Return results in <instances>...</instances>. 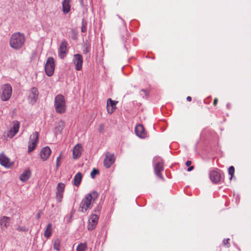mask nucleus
<instances>
[{
	"label": "nucleus",
	"instance_id": "nucleus-35",
	"mask_svg": "<svg viewBox=\"0 0 251 251\" xmlns=\"http://www.w3.org/2000/svg\"><path fill=\"white\" fill-rule=\"evenodd\" d=\"M186 165L188 167H190L191 164V161H187L185 163Z\"/></svg>",
	"mask_w": 251,
	"mask_h": 251
},
{
	"label": "nucleus",
	"instance_id": "nucleus-32",
	"mask_svg": "<svg viewBox=\"0 0 251 251\" xmlns=\"http://www.w3.org/2000/svg\"><path fill=\"white\" fill-rule=\"evenodd\" d=\"M99 173V171L98 170L96 169H94L93 171L91 173V176L92 178H94L96 175Z\"/></svg>",
	"mask_w": 251,
	"mask_h": 251
},
{
	"label": "nucleus",
	"instance_id": "nucleus-6",
	"mask_svg": "<svg viewBox=\"0 0 251 251\" xmlns=\"http://www.w3.org/2000/svg\"><path fill=\"white\" fill-rule=\"evenodd\" d=\"M39 134L37 132L33 133L30 136L28 146V152L33 151L38 142Z\"/></svg>",
	"mask_w": 251,
	"mask_h": 251
},
{
	"label": "nucleus",
	"instance_id": "nucleus-14",
	"mask_svg": "<svg viewBox=\"0 0 251 251\" xmlns=\"http://www.w3.org/2000/svg\"><path fill=\"white\" fill-rule=\"evenodd\" d=\"M98 216L96 214L92 215L90 216L88 220V229L89 230H93L95 228L98 223Z\"/></svg>",
	"mask_w": 251,
	"mask_h": 251
},
{
	"label": "nucleus",
	"instance_id": "nucleus-29",
	"mask_svg": "<svg viewBox=\"0 0 251 251\" xmlns=\"http://www.w3.org/2000/svg\"><path fill=\"white\" fill-rule=\"evenodd\" d=\"M63 194V193H62L56 192V199L59 202H60L62 201Z\"/></svg>",
	"mask_w": 251,
	"mask_h": 251
},
{
	"label": "nucleus",
	"instance_id": "nucleus-20",
	"mask_svg": "<svg viewBox=\"0 0 251 251\" xmlns=\"http://www.w3.org/2000/svg\"><path fill=\"white\" fill-rule=\"evenodd\" d=\"M210 178L214 183H218L221 180V175L218 172L213 171L210 173Z\"/></svg>",
	"mask_w": 251,
	"mask_h": 251
},
{
	"label": "nucleus",
	"instance_id": "nucleus-22",
	"mask_svg": "<svg viewBox=\"0 0 251 251\" xmlns=\"http://www.w3.org/2000/svg\"><path fill=\"white\" fill-rule=\"evenodd\" d=\"M31 172L29 170H25L20 176V180L23 182L26 181L30 177Z\"/></svg>",
	"mask_w": 251,
	"mask_h": 251
},
{
	"label": "nucleus",
	"instance_id": "nucleus-7",
	"mask_svg": "<svg viewBox=\"0 0 251 251\" xmlns=\"http://www.w3.org/2000/svg\"><path fill=\"white\" fill-rule=\"evenodd\" d=\"M115 157L114 154L109 152L105 154V156L103 160V165L106 168H109L111 165L115 162Z\"/></svg>",
	"mask_w": 251,
	"mask_h": 251
},
{
	"label": "nucleus",
	"instance_id": "nucleus-33",
	"mask_svg": "<svg viewBox=\"0 0 251 251\" xmlns=\"http://www.w3.org/2000/svg\"><path fill=\"white\" fill-rule=\"evenodd\" d=\"M61 155L60 154V155L56 159V167L58 168L59 166H60V164L59 163L60 159H61Z\"/></svg>",
	"mask_w": 251,
	"mask_h": 251
},
{
	"label": "nucleus",
	"instance_id": "nucleus-9",
	"mask_svg": "<svg viewBox=\"0 0 251 251\" xmlns=\"http://www.w3.org/2000/svg\"><path fill=\"white\" fill-rule=\"evenodd\" d=\"M73 62L75 65V68L77 71L82 69L83 64V57L80 54H76L74 55Z\"/></svg>",
	"mask_w": 251,
	"mask_h": 251
},
{
	"label": "nucleus",
	"instance_id": "nucleus-21",
	"mask_svg": "<svg viewBox=\"0 0 251 251\" xmlns=\"http://www.w3.org/2000/svg\"><path fill=\"white\" fill-rule=\"evenodd\" d=\"M71 2V0H63L62 1V11L64 14H67L70 12Z\"/></svg>",
	"mask_w": 251,
	"mask_h": 251
},
{
	"label": "nucleus",
	"instance_id": "nucleus-10",
	"mask_svg": "<svg viewBox=\"0 0 251 251\" xmlns=\"http://www.w3.org/2000/svg\"><path fill=\"white\" fill-rule=\"evenodd\" d=\"M12 126L8 131L7 136L9 138H12L19 131L20 124L18 121L12 122Z\"/></svg>",
	"mask_w": 251,
	"mask_h": 251
},
{
	"label": "nucleus",
	"instance_id": "nucleus-3",
	"mask_svg": "<svg viewBox=\"0 0 251 251\" xmlns=\"http://www.w3.org/2000/svg\"><path fill=\"white\" fill-rule=\"evenodd\" d=\"M54 107L57 113L62 114L66 110V101L64 97L62 95H57L54 99Z\"/></svg>",
	"mask_w": 251,
	"mask_h": 251
},
{
	"label": "nucleus",
	"instance_id": "nucleus-5",
	"mask_svg": "<svg viewBox=\"0 0 251 251\" xmlns=\"http://www.w3.org/2000/svg\"><path fill=\"white\" fill-rule=\"evenodd\" d=\"M55 68L54 60L52 57H49L47 60L45 66L46 74L47 75L50 76L54 73Z\"/></svg>",
	"mask_w": 251,
	"mask_h": 251
},
{
	"label": "nucleus",
	"instance_id": "nucleus-13",
	"mask_svg": "<svg viewBox=\"0 0 251 251\" xmlns=\"http://www.w3.org/2000/svg\"><path fill=\"white\" fill-rule=\"evenodd\" d=\"M0 164L6 168H10L13 165V163L10 161V159L2 153L0 154Z\"/></svg>",
	"mask_w": 251,
	"mask_h": 251
},
{
	"label": "nucleus",
	"instance_id": "nucleus-26",
	"mask_svg": "<svg viewBox=\"0 0 251 251\" xmlns=\"http://www.w3.org/2000/svg\"><path fill=\"white\" fill-rule=\"evenodd\" d=\"M87 249L86 243L79 244L76 248V251H85Z\"/></svg>",
	"mask_w": 251,
	"mask_h": 251
},
{
	"label": "nucleus",
	"instance_id": "nucleus-11",
	"mask_svg": "<svg viewBox=\"0 0 251 251\" xmlns=\"http://www.w3.org/2000/svg\"><path fill=\"white\" fill-rule=\"evenodd\" d=\"M83 151L82 146L81 144H77L73 150V158L74 159L78 158L82 154Z\"/></svg>",
	"mask_w": 251,
	"mask_h": 251
},
{
	"label": "nucleus",
	"instance_id": "nucleus-24",
	"mask_svg": "<svg viewBox=\"0 0 251 251\" xmlns=\"http://www.w3.org/2000/svg\"><path fill=\"white\" fill-rule=\"evenodd\" d=\"M64 127V123L62 121H60L58 123L57 126L55 127V133L60 134Z\"/></svg>",
	"mask_w": 251,
	"mask_h": 251
},
{
	"label": "nucleus",
	"instance_id": "nucleus-40",
	"mask_svg": "<svg viewBox=\"0 0 251 251\" xmlns=\"http://www.w3.org/2000/svg\"><path fill=\"white\" fill-rule=\"evenodd\" d=\"M36 218L38 219L40 218V213H39L36 215Z\"/></svg>",
	"mask_w": 251,
	"mask_h": 251
},
{
	"label": "nucleus",
	"instance_id": "nucleus-28",
	"mask_svg": "<svg viewBox=\"0 0 251 251\" xmlns=\"http://www.w3.org/2000/svg\"><path fill=\"white\" fill-rule=\"evenodd\" d=\"M60 241L58 239L55 240L53 244V248L54 250L59 251L60 250Z\"/></svg>",
	"mask_w": 251,
	"mask_h": 251
},
{
	"label": "nucleus",
	"instance_id": "nucleus-2",
	"mask_svg": "<svg viewBox=\"0 0 251 251\" xmlns=\"http://www.w3.org/2000/svg\"><path fill=\"white\" fill-rule=\"evenodd\" d=\"M25 37L24 34L16 32L12 34L9 41L10 46L14 50H19L24 45Z\"/></svg>",
	"mask_w": 251,
	"mask_h": 251
},
{
	"label": "nucleus",
	"instance_id": "nucleus-23",
	"mask_svg": "<svg viewBox=\"0 0 251 251\" xmlns=\"http://www.w3.org/2000/svg\"><path fill=\"white\" fill-rule=\"evenodd\" d=\"M82 175L81 173H77L74 178V184L76 186H78L81 181Z\"/></svg>",
	"mask_w": 251,
	"mask_h": 251
},
{
	"label": "nucleus",
	"instance_id": "nucleus-16",
	"mask_svg": "<svg viewBox=\"0 0 251 251\" xmlns=\"http://www.w3.org/2000/svg\"><path fill=\"white\" fill-rule=\"evenodd\" d=\"M135 132L136 134L141 138L146 137L145 129L142 125L139 124L135 126Z\"/></svg>",
	"mask_w": 251,
	"mask_h": 251
},
{
	"label": "nucleus",
	"instance_id": "nucleus-39",
	"mask_svg": "<svg viewBox=\"0 0 251 251\" xmlns=\"http://www.w3.org/2000/svg\"><path fill=\"white\" fill-rule=\"evenodd\" d=\"M186 99H187V100L188 101H191V100H192L191 97H190V96H188V97H187Z\"/></svg>",
	"mask_w": 251,
	"mask_h": 251
},
{
	"label": "nucleus",
	"instance_id": "nucleus-37",
	"mask_svg": "<svg viewBox=\"0 0 251 251\" xmlns=\"http://www.w3.org/2000/svg\"><path fill=\"white\" fill-rule=\"evenodd\" d=\"M86 26L84 25H83L81 27L82 32H84L86 31Z\"/></svg>",
	"mask_w": 251,
	"mask_h": 251
},
{
	"label": "nucleus",
	"instance_id": "nucleus-31",
	"mask_svg": "<svg viewBox=\"0 0 251 251\" xmlns=\"http://www.w3.org/2000/svg\"><path fill=\"white\" fill-rule=\"evenodd\" d=\"M105 129V126L103 124H101L99 126L98 130L100 133H103Z\"/></svg>",
	"mask_w": 251,
	"mask_h": 251
},
{
	"label": "nucleus",
	"instance_id": "nucleus-38",
	"mask_svg": "<svg viewBox=\"0 0 251 251\" xmlns=\"http://www.w3.org/2000/svg\"><path fill=\"white\" fill-rule=\"evenodd\" d=\"M194 169V167L191 166L190 167H189L188 169H187V171L188 172H190V171H191L193 169Z\"/></svg>",
	"mask_w": 251,
	"mask_h": 251
},
{
	"label": "nucleus",
	"instance_id": "nucleus-17",
	"mask_svg": "<svg viewBox=\"0 0 251 251\" xmlns=\"http://www.w3.org/2000/svg\"><path fill=\"white\" fill-rule=\"evenodd\" d=\"M51 150L48 147L43 148L40 151V156L43 161H45L50 157Z\"/></svg>",
	"mask_w": 251,
	"mask_h": 251
},
{
	"label": "nucleus",
	"instance_id": "nucleus-30",
	"mask_svg": "<svg viewBox=\"0 0 251 251\" xmlns=\"http://www.w3.org/2000/svg\"><path fill=\"white\" fill-rule=\"evenodd\" d=\"M234 168L233 166H230L228 168V174L231 176L230 179L231 180L234 175Z\"/></svg>",
	"mask_w": 251,
	"mask_h": 251
},
{
	"label": "nucleus",
	"instance_id": "nucleus-8",
	"mask_svg": "<svg viewBox=\"0 0 251 251\" xmlns=\"http://www.w3.org/2000/svg\"><path fill=\"white\" fill-rule=\"evenodd\" d=\"M68 43L66 41L63 40L61 42L58 50V56L61 59H63L67 53Z\"/></svg>",
	"mask_w": 251,
	"mask_h": 251
},
{
	"label": "nucleus",
	"instance_id": "nucleus-18",
	"mask_svg": "<svg viewBox=\"0 0 251 251\" xmlns=\"http://www.w3.org/2000/svg\"><path fill=\"white\" fill-rule=\"evenodd\" d=\"M39 92L38 90L33 87L30 90V93L29 96V100L32 103H35L38 97Z\"/></svg>",
	"mask_w": 251,
	"mask_h": 251
},
{
	"label": "nucleus",
	"instance_id": "nucleus-34",
	"mask_svg": "<svg viewBox=\"0 0 251 251\" xmlns=\"http://www.w3.org/2000/svg\"><path fill=\"white\" fill-rule=\"evenodd\" d=\"M229 239H228V238L224 240L223 243H224V245L228 247L229 246Z\"/></svg>",
	"mask_w": 251,
	"mask_h": 251
},
{
	"label": "nucleus",
	"instance_id": "nucleus-4",
	"mask_svg": "<svg viewBox=\"0 0 251 251\" xmlns=\"http://www.w3.org/2000/svg\"><path fill=\"white\" fill-rule=\"evenodd\" d=\"M0 98L3 101L8 100L12 94V87L8 84H6L1 87Z\"/></svg>",
	"mask_w": 251,
	"mask_h": 251
},
{
	"label": "nucleus",
	"instance_id": "nucleus-36",
	"mask_svg": "<svg viewBox=\"0 0 251 251\" xmlns=\"http://www.w3.org/2000/svg\"><path fill=\"white\" fill-rule=\"evenodd\" d=\"M218 100L217 98H215L214 100V101H213V105H216L217 104V102H218Z\"/></svg>",
	"mask_w": 251,
	"mask_h": 251
},
{
	"label": "nucleus",
	"instance_id": "nucleus-19",
	"mask_svg": "<svg viewBox=\"0 0 251 251\" xmlns=\"http://www.w3.org/2000/svg\"><path fill=\"white\" fill-rule=\"evenodd\" d=\"M10 223V218L6 216H2L0 219V226L2 230H5L7 228Z\"/></svg>",
	"mask_w": 251,
	"mask_h": 251
},
{
	"label": "nucleus",
	"instance_id": "nucleus-1",
	"mask_svg": "<svg viewBox=\"0 0 251 251\" xmlns=\"http://www.w3.org/2000/svg\"><path fill=\"white\" fill-rule=\"evenodd\" d=\"M98 193L96 191H93L91 193L86 195L80 204L79 210L82 212H85L88 209L91 208L94 203L98 199Z\"/></svg>",
	"mask_w": 251,
	"mask_h": 251
},
{
	"label": "nucleus",
	"instance_id": "nucleus-25",
	"mask_svg": "<svg viewBox=\"0 0 251 251\" xmlns=\"http://www.w3.org/2000/svg\"><path fill=\"white\" fill-rule=\"evenodd\" d=\"M52 233V225L51 224H49L47 226L46 229L44 232V236L46 238H49Z\"/></svg>",
	"mask_w": 251,
	"mask_h": 251
},
{
	"label": "nucleus",
	"instance_id": "nucleus-12",
	"mask_svg": "<svg viewBox=\"0 0 251 251\" xmlns=\"http://www.w3.org/2000/svg\"><path fill=\"white\" fill-rule=\"evenodd\" d=\"M118 101L113 100L109 98L107 100L106 108L107 112L109 114L113 113L116 108V104Z\"/></svg>",
	"mask_w": 251,
	"mask_h": 251
},
{
	"label": "nucleus",
	"instance_id": "nucleus-15",
	"mask_svg": "<svg viewBox=\"0 0 251 251\" xmlns=\"http://www.w3.org/2000/svg\"><path fill=\"white\" fill-rule=\"evenodd\" d=\"M163 170V163L162 162H158L155 165L154 168V173L159 178L162 180L164 178L161 173Z\"/></svg>",
	"mask_w": 251,
	"mask_h": 251
},
{
	"label": "nucleus",
	"instance_id": "nucleus-27",
	"mask_svg": "<svg viewBox=\"0 0 251 251\" xmlns=\"http://www.w3.org/2000/svg\"><path fill=\"white\" fill-rule=\"evenodd\" d=\"M65 185L62 183H59L57 187V192L58 193H63L64 191Z\"/></svg>",
	"mask_w": 251,
	"mask_h": 251
}]
</instances>
